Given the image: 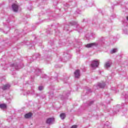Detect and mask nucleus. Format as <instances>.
<instances>
[{
  "label": "nucleus",
  "mask_w": 128,
  "mask_h": 128,
  "mask_svg": "<svg viewBox=\"0 0 128 128\" xmlns=\"http://www.w3.org/2000/svg\"><path fill=\"white\" fill-rule=\"evenodd\" d=\"M60 117L62 120H64L66 118V114L64 113H62L60 114Z\"/></svg>",
  "instance_id": "obj_11"
},
{
  "label": "nucleus",
  "mask_w": 128,
  "mask_h": 128,
  "mask_svg": "<svg viewBox=\"0 0 128 128\" xmlns=\"http://www.w3.org/2000/svg\"><path fill=\"white\" fill-rule=\"evenodd\" d=\"M10 84H6V85H4L2 86V88L4 90H8V88H10Z\"/></svg>",
  "instance_id": "obj_7"
},
{
  "label": "nucleus",
  "mask_w": 128,
  "mask_h": 128,
  "mask_svg": "<svg viewBox=\"0 0 128 128\" xmlns=\"http://www.w3.org/2000/svg\"><path fill=\"white\" fill-rule=\"evenodd\" d=\"M12 8L14 12H16L18 10V6L16 4H14L12 5Z\"/></svg>",
  "instance_id": "obj_2"
},
{
  "label": "nucleus",
  "mask_w": 128,
  "mask_h": 128,
  "mask_svg": "<svg viewBox=\"0 0 128 128\" xmlns=\"http://www.w3.org/2000/svg\"><path fill=\"white\" fill-rule=\"evenodd\" d=\"M70 26H78V23L75 22H70Z\"/></svg>",
  "instance_id": "obj_10"
},
{
  "label": "nucleus",
  "mask_w": 128,
  "mask_h": 128,
  "mask_svg": "<svg viewBox=\"0 0 128 128\" xmlns=\"http://www.w3.org/2000/svg\"><path fill=\"white\" fill-rule=\"evenodd\" d=\"M54 122V118H48L47 119L46 122V124H52Z\"/></svg>",
  "instance_id": "obj_4"
},
{
  "label": "nucleus",
  "mask_w": 128,
  "mask_h": 128,
  "mask_svg": "<svg viewBox=\"0 0 128 128\" xmlns=\"http://www.w3.org/2000/svg\"><path fill=\"white\" fill-rule=\"evenodd\" d=\"M32 112L28 113L25 115V118H30L32 116Z\"/></svg>",
  "instance_id": "obj_9"
},
{
  "label": "nucleus",
  "mask_w": 128,
  "mask_h": 128,
  "mask_svg": "<svg viewBox=\"0 0 128 128\" xmlns=\"http://www.w3.org/2000/svg\"><path fill=\"white\" fill-rule=\"evenodd\" d=\"M92 103L94 102H92Z\"/></svg>",
  "instance_id": "obj_16"
},
{
  "label": "nucleus",
  "mask_w": 128,
  "mask_h": 128,
  "mask_svg": "<svg viewBox=\"0 0 128 128\" xmlns=\"http://www.w3.org/2000/svg\"><path fill=\"white\" fill-rule=\"evenodd\" d=\"M98 64H100V60H94L92 61L91 63V66L92 68H96L98 66Z\"/></svg>",
  "instance_id": "obj_1"
},
{
  "label": "nucleus",
  "mask_w": 128,
  "mask_h": 128,
  "mask_svg": "<svg viewBox=\"0 0 128 128\" xmlns=\"http://www.w3.org/2000/svg\"><path fill=\"white\" fill-rule=\"evenodd\" d=\"M98 44L96 43H90L86 45V48H92V46H96Z\"/></svg>",
  "instance_id": "obj_3"
},
{
  "label": "nucleus",
  "mask_w": 128,
  "mask_h": 128,
  "mask_svg": "<svg viewBox=\"0 0 128 128\" xmlns=\"http://www.w3.org/2000/svg\"><path fill=\"white\" fill-rule=\"evenodd\" d=\"M118 52L117 48H114L112 50H111L110 52L111 54H114V52Z\"/></svg>",
  "instance_id": "obj_12"
},
{
  "label": "nucleus",
  "mask_w": 128,
  "mask_h": 128,
  "mask_svg": "<svg viewBox=\"0 0 128 128\" xmlns=\"http://www.w3.org/2000/svg\"><path fill=\"white\" fill-rule=\"evenodd\" d=\"M74 74L75 78H78L80 76V70H76Z\"/></svg>",
  "instance_id": "obj_6"
},
{
  "label": "nucleus",
  "mask_w": 128,
  "mask_h": 128,
  "mask_svg": "<svg viewBox=\"0 0 128 128\" xmlns=\"http://www.w3.org/2000/svg\"><path fill=\"white\" fill-rule=\"evenodd\" d=\"M38 88H39V90H44V86H40Z\"/></svg>",
  "instance_id": "obj_13"
},
{
  "label": "nucleus",
  "mask_w": 128,
  "mask_h": 128,
  "mask_svg": "<svg viewBox=\"0 0 128 128\" xmlns=\"http://www.w3.org/2000/svg\"><path fill=\"white\" fill-rule=\"evenodd\" d=\"M124 32H126V31H124Z\"/></svg>",
  "instance_id": "obj_15"
},
{
  "label": "nucleus",
  "mask_w": 128,
  "mask_h": 128,
  "mask_svg": "<svg viewBox=\"0 0 128 128\" xmlns=\"http://www.w3.org/2000/svg\"><path fill=\"white\" fill-rule=\"evenodd\" d=\"M0 108H2V110H4V108H6V104H0Z\"/></svg>",
  "instance_id": "obj_8"
},
{
  "label": "nucleus",
  "mask_w": 128,
  "mask_h": 128,
  "mask_svg": "<svg viewBox=\"0 0 128 128\" xmlns=\"http://www.w3.org/2000/svg\"><path fill=\"white\" fill-rule=\"evenodd\" d=\"M126 18H127V20H128V16Z\"/></svg>",
  "instance_id": "obj_14"
},
{
  "label": "nucleus",
  "mask_w": 128,
  "mask_h": 128,
  "mask_svg": "<svg viewBox=\"0 0 128 128\" xmlns=\"http://www.w3.org/2000/svg\"><path fill=\"white\" fill-rule=\"evenodd\" d=\"M110 66H112V62L108 61L106 63L104 67L106 68H108L110 67Z\"/></svg>",
  "instance_id": "obj_5"
}]
</instances>
